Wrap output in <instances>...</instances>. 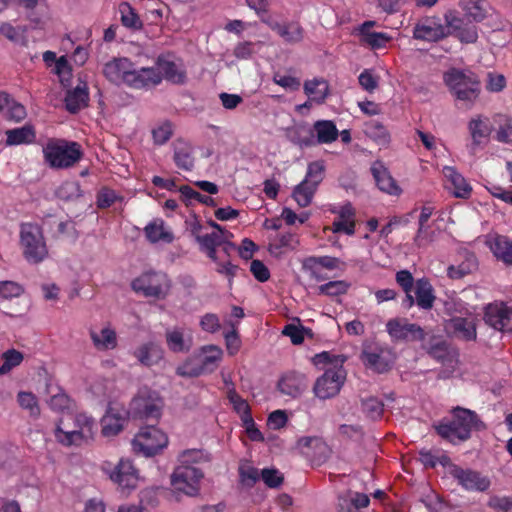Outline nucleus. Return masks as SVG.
<instances>
[{
	"mask_svg": "<svg viewBox=\"0 0 512 512\" xmlns=\"http://www.w3.org/2000/svg\"><path fill=\"white\" fill-rule=\"evenodd\" d=\"M119 13L121 15V23L126 28H130L133 30H139L142 28L143 23L139 15L128 2L120 3Z\"/></svg>",
	"mask_w": 512,
	"mask_h": 512,
	"instance_id": "nucleus-45",
	"label": "nucleus"
},
{
	"mask_svg": "<svg viewBox=\"0 0 512 512\" xmlns=\"http://www.w3.org/2000/svg\"><path fill=\"white\" fill-rule=\"evenodd\" d=\"M386 331L393 342H422L426 337V333L420 325L410 323L406 318L388 320Z\"/></svg>",
	"mask_w": 512,
	"mask_h": 512,
	"instance_id": "nucleus-11",
	"label": "nucleus"
},
{
	"mask_svg": "<svg viewBox=\"0 0 512 512\" xmlns=\"http://www.w3.org/2000/svg\"><path fill=\"white\" fill-rule=\"evenodd\" d=\"M96 422L85 414L68 415L59 419L54 430V436L63 446H81L94 438Z\"/></svg>",
	"mask_w": 512,
	"mask_h": 512,
	"instance_id": "nucleus-2",
	"label": "nucleus"
},
{
	"mask_svg": "<svg viewBox=\"0 0 512 512\" xmlns=\"http://www.w3.org/2000/svg\"><path fill=\"white\" fill-rule=\"evenodd\" d=\"M291 141L300 147H311L316 145L315 135L309 128L298 127L294 129Z\"/></svg>",
	"mask_w": 512,
	"mask_h": 512,
	"instance_id": "nucleus-57",
	"label": "nucleus"
},
{
	"mask_svg": "<svg viewBox=\"0 0 512 512\" xmlns=\"http://www.w3.org/2000/svg\"><path fill=\"white\" fill-rule=\"evenodd\" d=\"M181 196L187 201H197L206 206L214 207L216 203L211 196L203 195L188 185H183L179 189Z\"/></svg>",
	"mask_w": 512,
	"mask_h": 512,
	"instance_id": "nucleus-56",
	"label": "nucleus"
},
{
	"mask_svg": "<svg viewBox=\"0 0 512 512\" xmlns=\"http://www.w3.org/2000/svg\"><path fill=\"white\" fill-rule=\"evenodd\" d=\"M277 387L282 394L296 398L306 389L307 382L303 374L288 372L280 378Z\"/></svg>",
	"mask_w": 512,
	"mask_h": 512,
	"instance_id": "nucleus-23",
	"label": "nucleus"
},
{
	"mask_svg": "<svg viewBox=\"0 0 512 512\" xmlns=\"http://www.w3.org/2000/svg\"><path fill=\"white\" fill-rule=\"evenodd\" d=\"M346 379V371L342 365L325 369L324 373L317 378L313 391L319 399H329L336 396Z\"/></svg>",
	"mask_w": 512,
	"mask_h": 512,
	"instance_id": "nucleus-9",
	"label": "nucleus"
},
{
	"mask_svg": "<svg viewBox=\"0 0 512 512\" xmlns=\"http://www.w3.org/2000/svg\"><path fill=\"white\" fill-rule=\"evenodd\" d=\"M362 360L369 368L374 369L378 373H383L390 369V362L384 355V350L380 347L364 349Z\"/></svg>",
	"mask_w": 512,
	"mask_h": 512,
	"instance_id": "nucleus-34",
	"label": "nucleus"
},
{
	"mask_svg": "<svg viewBox=\"0 0 512 512\" xmlns=\"http://www.w3.org/2000/svg\"><path fill=\"white\" fill-rule=\"evenodd\" d=\"M269 488H278L284 481L283 474L275 468H264L260 477Z\"/></svg>",
	"mask_w": 512,
	"mask_h": 512,
	"instance_id": "nucleus-59",
	"label": "nucleus"
},
{
	"mask_svg": "<svg viewBox=\"0 0 512 512\" xmlns=\"http://www.w3.org/2000/svg\"><path fill=\"white\" fill-rule=\"evenodd\" d=\"M173 135L172 124L169 121H165L159 124L157 127L152 129V138L155 145H163Z\"/></svg>",
	"mask_w": 512,
	"mask_h": 512,
	"instance_id": "nucleus-58",
	"label": "nucleus"
},
{
	"mask_svg": "<svg viewBox=\"0 0 512 512\" xmlns=\"http://www.w3.org/2000/svg\"><path fill=\"white\" fill-rule=\"evenodd\" d=\"M126 86L132 89H145L156 87L162 82L161 72L156 67H142L136 69L132 63L127 75Z\"/></svg>",
	"mask_w": 512,
	"mask_h": 512,
	"instance_id": "nucleus-15",
	"label": "nucleus"
},
{
	"mask_svg": "<svg viewBox=\"0 0 512 512\" xmlns=\"http://www.w3.org/2000/svg\"><path fill=\"white\" fill-rule=\"evenodd\" d=\"M176 374L182 377H198L203 374V370L195 360L188 359L177 367Z\"/></svg>",
	"mask_w": 512,
	"mask_h": 512,
	"instance_id": "nucleus-61",
	"label": "nucleus"
},
{
	"mask_svg": "<svg viewBox=\"0 0 512 512\" xmlns=\"http://www.w3.org/2000/svg\"><path fill=\"white\" fill-rule=\"evenodd\" d=\"M144 234L146 239L152 244L159 242L170 244L174 241L172 230L166 226L161 218H156L149 222L144 228Z\"/></svg>",
	"mask_w": 512,
	"mask_h": 512,
	"instance_id": "nucleus-24",
	"label": "nucleus"
},
{
	"mask_svg": "<svg viewBox=\"0 0 512 512\" xmlns=\"http://www.w3.org/2000/svg\"><path fill=\"white\" fill-rule=\"evenodd\" d=\"M200 230V224H195L191 229V232L195 236L196 241L200 246V249L220 247L224 243V232H211L205 235H200Z\"/></svg>",
	"mask_w": 512,
	"mask_h": 512,
	"instance_id": "nucleus-42",
	"label": "nucleus"
},
{
	"mask_svg": "<svg viewBox=\"0 0 512 512\" xmlns=\"http://www.w3.org/2000/svg\"><path fill=\"white\" fill-rule=\"evenodd\" d=\"M201 329L208 333H216L220 330L221 324L220 319L215 313L204 314L199 322Z\"/></svg>",
	"mask_w": 512,
	"mask_h": 512,
	"instance_id": "nucleus-62",
	"label": "nucleus"
},
{
	"mask_svg": "<svg viewBox=\"0 0 512 512\" xmlns=\"http://www.w3.org/2000/svg\"><path fill=\"white\" fill-rule=\"evenodd\" d=\"M446 36V27L436 16L422 18L413 29V38L416 40L438 42Z\"/></svg>",
	"mask_w": 512,
	"mask_h": 512,
	"instance_id": "nucleus-14",
	"label": "nucleus"
},
{
	"mask_svg": "<svg viewBox=\"0 0 512 512\" xmlns=\"http://www.w3.org/2000/svg\"><path fill=\"white\" fill-rule=\"evenodd\" d=\"M485 321L496 330L512 331V308L504 303L490 304L485 311Z\"/></svg>",
	"mask_w": 512,
	"mask_h": 512,
	"instance_id": "nucleus-18",
	"label": "nucleus"
},
{
	"mask_svg": "<svg viewBox=\"0 0 512 512\" xmlns=\"http://www.w3.org/2000/svg\"><path fill=\"white\" fill-rule=\"evenodd\" d=\"M463 9L476 22L482 21L486 17V9L483 0H460Z\"/></svg>",
	"mask_w": 512,
	"mask_h": 512,
	"instance_id": "nucleus-54",
	"label": "nucleus"
},
{
	"mask_svg": "<svg viewBox=\"0 0 512 512\" xmlns=\"http://www.w3.org/2000/svg\"><path fill=\"white\" fill-rule=\"evenodd\" d=\"M370 504V498L365 493L346 490L337 497V510L339 512H357Z\"/></svg>",
	"mask_w": 512,
	"mask_h": 512,
	"instance_id": "nucleus-21",
	"label": "nucleus"
},
{
	"mask_svg": "<svg viewBox=\"0 0 512 512\" xmlns=\"http://www.w3.org/2000/svg\"><path fill=\"white\" fill-rule=\"evenodd\" d=\"M1 358L3 362L0 365V372L5 375L21 365L24 360V354L14 348H11L3 352Z\"/></svg>",
	"mask_w": 512,
	"mask_h": 512,
	"instance_id": "nucleus-48",
	"label": "nucleus"
},
{
	"mask_svg": "<svg viewBox=\"0 0 512 512\" xmlns=\"http://www.w3.org/2000/svg\"><path fill=\"white\" fill-rule=\"evenodd\" d=\"M449 329L458 339L472 341L476 339V325L473 319L453 317L448 323Z\"/></svg>",
	"mask_w": 512,
	"mask_h": 512,
	"instance_id": "nucleus-28",
	"label": "nucleus"
},
{
	"mask_svg": "<svg viewBox=\"0 0 512 512\" xmlns=\"http://www.w3.org/2000/svg\"><path fill=\"white\" fill-rule=\"evenodd\" d=\"M129 411L136 418L157 421L161 416V405L156 400L138 395L131 400Z\"/></svg>",
	"mask_w": 512,
	"mask_h": 512,
	"instance_id": "nucleus-19",
	"label": "nucleus"
},
{
	"mask_svg": "<svg viewBox=\"0 0 512 512\" xmlns=\"http://www.w3.org/2000/svg\"><path fill=\"white\" fill-rule=\"evenodd\" d=\"M223 356V351L216 345H206L201 348L199 356V365L203 374L212 373L218 367Z\"/></svg>",
	"mask_w": 512,
	"mask_h": 512,
	"instance_id": "nucleus-32",
	"label": "nucleus"
},
{
	"mask_svg": "<svg viewBox=\"0 0 512 512\" xmlns=\"http://www.w3.org/2000/svg\"><path fill=\"white\" fill-rule=\"evenodd\" d=\"M325 175V165L322 160L310 162L307 166V171L304 181L318 187L323 181Z\"/></svg>",
	"mask_w": 512,
	"mask_h": 512,
	"instance_id": "nucleus-51",
	"label": "nucleus"
},
{
	"mask_svg": "<svg viewBox=\"0 0 512 512\" xmlns=\"http://www.w3.org/2000/svg\"><path fill=\"white\" fill-rule=\"evenodd\" d=\"M362 410L372 420L381 418L384 411L383 402L376 397H369L362 401Z\"/></svg>",
	"mask_w": 512,
	"mask_h": 512,
	"instance_id": "nucleus-55",
	"label": "nucleus"
},
{
	"mask_svg": "<svg viewBox=\"0 0 512 512\" xmlns=\"http://www.w3.org/2000/svg\"><path fill=\"white\" fill-rule=\"evenodd\" d=\"M263 23L276 32L285 43L297 44L303 41L305 30L298 21H289L283 24L273 18L263 19Z\"/></svg>",
	"mask_w": 512,
	"mask_h": 512,
	"instance_id": "nucleus-17",
	"label": "nucleus"
},
{
	"mask_svg": "<svg viewBox=\"0 0 512 512\" xmlns=\"http://www.w3.org/2000/svg\"><path fill=\"white\" fill-rule=\"evenodd\" d=\"M103 471L109 475V478L116 483L122 490H131L137 487L139 481L138 470L130 459L121 458L113 468L111 463L103 465Z\"/></svg>",
	"mask_w": 512,
	"mask_h": 512,
	"instance_id": "nucleus-10",
	"label": "nucleus"
},
{
	"mask_svg": "<svg viewBox=\"0 0 512 512\" xmlns=\"http://www.w3.org/2000/svg\"><path fill=\"white\" fill-rule=\"evenodd\" d=\"M449 473L465 490L484 492L490 487L489 478L478 471L452 464Z\"/></svg>",
	"mask_w": 512,
	"mask_h": 512,
	"instance_id": "nucleus-13",
	"label": "nucleus"
},
{
	"mask_svg": "<svg viewBox=\"0 0 512 512\" xmlns=\"http://www.w3.org/2000/svg\"><path fill=\"white\" fill-rule=\"evenodd\" d=\"M350 285L343 280L329 281L318 287V293L327 296H340L346 294Z\"/></svg>",
	"mask_w": 512,
	"mask_h": 512,
	"instance_id": "nucleus-53",
	"label": "nucleus"
},
{
	"mask_svg": "<svg viewBox=\"0 0 512 512\" xmlns=\"http://www.w3.org/2000/svg\"><path fill=\"white\" fill-rule=\"evenodd\" d=\"M24 292L21 285L14 281L0 282V299H11L19 297Z\"/></svg>",
	"mask_w": 512,
	"mask_h": 512,
	"instance_id": "nucleus-60",
	"label": "nucleus"
},
{
	"mask_svg": "<svg viewBox=\"0 0 512 512\" xmlns=\"http://www.w3.org/2000/svg\"><path fill=\"white\" fill-rule=\"evenodd\" d=\"M173 160L179 169L192 171L195 163L192 146L185 141L177 140L174 143Z\"/></svg>",
	"mask_w": 512,
	"mask_h": 512,
	"instance_id": "nucleus-30",
	"label": "nucleus"
},
{
	"mask_svg": "<svg viewBox=\"0 0 512 512\" xmlns=\"http://www.w3.org/2000/svg\"><path fill=\"white\" fill-rule=\"evenodd\" d=\"M168 445V436L155 425L140 429L132 441L133 450L146 457L160 453Z\"/></svg>",
	"mask_w": 512,
	"mask_h": 512,
	"instance_id": "nucleus-6",
	"label": "nucleus"
},
{
	"mask_svg": "<svg viewBox=\"0 0 512 512\" xmlns=\"http://www.w3.org/2000/svg\"><path fill=\"white\" fill-rule=\"evenodd\" d=\"M375 25V21H365L358 29L360 43L371 49L385 48L387 43L391 41V36L384 32H374L371 28Z\"/></svg>",
	"mask_w": 512,
	"mask_h": 512,
	"instance_id": "nucleus-22",
	"label": "nucleus"
},
{
	"mask_svg": "<svg viewBox=\"0 0 512 512\" xmlns=\"http://www.w3.org/2000/svg\"><path fill=\"white\" fill-rule=\"evenodd\" d=\"M65 107L72 114L79 112L85 108L89 102V91L87 84L84 82L72 90H68L65 96Z\"/></svg>",
	"mask_w": 512,
	"mask_h": 512,
	"instance_id": "nucleus-27",
	"label": "nucleus"
},
{
	"mask_svg": "<svg viewBox=\"0 0 512 512\" xmlns=\"http://www.w3.org/2000/svg\"><path fill=\"white\" fill-rule=\"evenodd\" d=\"M225 345L229 355H236L241 348V339L236 328L233 326L232 330L224 334Z\"/></svg>",
	"mask_w": 512,
	"mask_h": 512,
	"instance_id": "nucleus-63",
	"label": "nucleus"
},
{
	"mask_svg": "<svg viewBox=\"0 0 512 512\" xmlns=\"http://www.w3.org/2000/svg\"><path fill=\"white\" fill-rule=\"evenodd\" d=\"M304 92L312 101L322 104L327 98L329 85L324 79L307 80L304 83Z\"/></svg>",
	"mask_w": 512,
	"mask_h": 512,
	"instance_id": "nucleus-39",
	"label": "nucleus"
},
{
	"mask_svg": "<svg viewBox=\"0 0 512 512\" xmlns=\"http://www.w3.org/2000/svg\"><path fill=\"white\" fill-rule=\"evenodd\" d=\"M44 163L53 170L76 166L84 156L80 143L64 138H49L42 147Z\"/></svg>",
	"mask_w": 512,
	"mask_h": 512,
	"instance_id": "nucleus-3",
	"label": "nucleus"
},
{
	"mask_svg": "<svg viewBox=\"0 0 512 512\" xmlns=\"http://www.w3.org/2000/svg\"><path fill=\"white\" fill-rule=\"evenodd\" d=\"M203 477L201 469L190 465H179L171 475V485L175 491L195 497L200 492V482Z\"/></svg>",
	"mask_w": 512,
	"mask_h": 512,
	"instance_id": "nucleus-8",
	"label": "nucleus"
},
{
	"mask_svg": "<svg viewBox=\"0 0 512 512\" xmlns=\"http://www.w3.org/2000/svg\"><path fill=\"white\" fill-rule=\"evenodd\" d=\"M419 461L423 466L427 469H433L437 466V464H440L444 467L450 466L451 467V459L445 455L442 454L440 456L434 455L430 450L422 449L419 451Z\"/></svg>",
	"mask_w": 512,
	"mask_h": 512,
	"instance_id": "nucleus-49",
	"label": "nucleus"
},
{
	"mask_svg": "<svg viewBox=\"0 0 512 512\" xmlns=\"http://www.w3.org/2000/svg\"><path fill=\"white\" fill-rule=\"evenodd\" d=\"M485 429L486 424L475 411L460 406L451 410V419L444 418L435 426L437 434L452 444L467 441L473 431Z\"/></svg>",
	"mask_w": 512,
	"mask_h": 512,
	"instance_id": "nucleus-1",
	"label": "nucleus"
},
{
	"mask_svg": "<svg viewBox=\"0 0 512 512\" xmlns=\"http://www.w3.org/2000/svg\"><path fill=\"white\" fill-rule=\"evenodd\" d=\"M444 82L457 100L472 105L481 93L479 76L468 69L451 68L444 73Z\"/></svg>",
	"mask_w": 512,
	"mask_h": 512,
	"instance_id": "nucleus-4",
	"label": "nucleus"
},
{
	"mask_svg": "<svg viewBox=\"0 0 512 512\" xmlns=\"http://www.w3.org/2000/svg\"><path fill=\"white\" fill-rule=\"evenodd\" d=\"M20 245L24 258L31 264L41 263L48 256L42 228L36 223L20 225Z\"/></svg>",
	"mask_w": 512,
	"mask_h": 512,
	"instance_id": "nucleus-5",
	"label": "nucleus"
},
{
	"mask_svg": "<svg viewBox=\"0 0 512 512\" xmlns=\"http://www.w3.org/2000/svg\"><path fill=\"white\" fill-rule=\"evenodd\" d=\"M443 174L449 183L446 187L452 190L455 197L466 199L470 196L472 191L470 185L454 167L445 166L443 168Z\"/></svg>",
	"mask_w": 512,
	"mask_h": 512,
	"instance_id": "nucleus-25",
	"label": "nucleus"
},
{
	"mask_svg": "<svg viewBox=\"0 0 512 512\" xmlns=\"http://www.w3.org/2000/svg\"><path fill=\"white\" fill-rule=\"evenodd\" d=\"M416 304L424 310H429L435 302L434 288L429 279L422 277L415 282Z\"/></svg>",
	"mask_w": 512,
	"mask_h": 512,
	"instance_id": "nucleus-31",
	"label": "nucleus"
},
{
	"mask_svg": "<svg viewBox=\"0 0 512 512\" xmlns=\"http://www.w3.org/2000/svg\"><path fill=\"white\" fill-rule=\"evenodd\" d=\"M488 506L495 512H512V497L493 496L489 499Z\"/></svg>",
	"mask_w": 512,
	"mask_h": 512,
	"instance_id": "nucleus-64",
	"label": "nucleus"
},
{
	"mask_svg": "<svg viewBox=\"0 0 512 512\" xmlns=\"http://www.w3.org/2000/svg\"><path fill=\"white\" fill-rule=\"evenodd\" d=\"M238 473L240 483L247 488H252L261 477V471L249 464H241Z\"/></svg>",
	"mask_w": 512,
	"mask_h": 512,
	"instance_id": "nucleus-50",
	"label": "nucleus"
},
{
	"mask_svg": "<svg viewBox=\"0 0 512 512\" xmlns=\"http://www.w3.org/2000/svg\"><path fill=\"white\" fill-rule=\"evenodd\" d=\"M134 356L142 365L150 367L163 359V349L155 342H147L135 350Z\"/></svg>",
	"mask_w": 512,
	"mask_h": 512,
	"instance_id": "nucleus-29",
	"label": "nucleus"
},
{
	"mask_svg": "<svg viewBox=\"0 0 512 512\" xmlns=\"http://www.w3.org/2000/svg\"><path fill=\"white\" fill-rule=\"evenodd\" d=\"M317 189L318 187L308 183L307 181L302 180L293 189L292 197L300 207L304 208L311 204Z\"/></svg>",
	"mask_w": 512,
	"mask_h": 512,
	"instance_id": "nucleus-44",
	"label": "nucleus"
},
{
	"mask_svg": "<svg viewBox=\"0 0 512 512\" xmlns=\"http://www.w3.org/2000/svg\"><path fill=\"white\" fill-rule=\"evenodd\" d=\"M427 354L441 364L452 362L453 355L449 345L444 340L431 341L429 345H422Z\"/></svg>",
	"mask_w": 512,
	"mask_h": 512,
	"instance_id": "nucleus-41",
	"label": "nucleus"
},
{
	"mask_svg": "<svg viewBox=\"0 0 512 512\" xmlns=\"http://www.w3.org/2000/svg\"><path fill=\"white\" fill-rule=\"evenodd\" d=\"M315 135L316 144H330L337 140L339 131L331 120H318L311 129Z\"/></svg>",
	"mask_w": 512,
	"mask_h": 512,
	"instance_id": "nucleus-33",
	"label": "nucleus"
},
{
	"mask_svg": "<svg viewBox=\"0 0 512 512\" xmlns=\"http://www.w3.org/2000/svg\"><path fill=\"white\" fill-rule=\"evenodd\" d=\"M132 61L126 57L113 58L103 65L102 73L112 84L126 85Z\"/></svg>",
	"mask_w": 512,
	"mask_h": 512,
	"instance_id": "nucleus-20",
	"label": "nucleus"
},
{
	"mask_svg": "<svg viewBox=\"0 0 512 512\" xmlns=\"http://www.w3.org/2000/svg\"><path fill=\"white\" fill-rule=\"evenodd\" d=\"M339 260L331 256H310L304 259L303 269L310 272V274L317 280L321 277L317 275V267H323L328 270H333L338 267Z\"/></svg>",
	"mask_w": 512,
	"mask_h": 512,
	"instance_id": "nucleus-36",
	"label": "nucleus"
},
{
	"mask_svg": "<svg viewBox=\"0 0 512 512\" xmlns=\"http://www.w3.org/2000/svg\"><path fill=\"white\" fill-rule=\"evenodd\" d=\"M90 337L93 345L98 350H110L116 348L117 346L116 332L109 327L102 328L99 333L91 330Z\"/></svg>",
	"mask_w": 512,
	"mask_h": 512,
	"instance_id": "nucleus-38",
	"label": "nucleus"
},
{
	"mask_svg": "<svg viewBox=\"0 0 512 512\" xmlns=\"http://www.w3.org/2000/svg\"><path fill=\"white\" fill-rule=\"evenodd\" d=\"M131 287L135 292L142 293L146 297L162 299L168 294L170 280L165 273L147 272L134 279Z\"/></svg>",
	"mask_w": 512,
	"mask_h": 512,
	"instance_id": "nucleus-7",
	"label": "nucleus"
},
{
	"mask_svg": "<svg viewBox=\"0 0 512 512\" xmlns=\"http://www.w3.org/2000/svg\"><path fill=\"white\" fill-rule=\"evenodd\" d=\"M130 411L117 401L109 402L105 414L101 418V433L104 437L118 435L128 422Z\"/></svg>",
	"mask_w": 512,
	"mask_h": 512,
	"instance_id": "nucleus-12",
	"label": "nucleus"
},
{
	"mask_svg": "<svg viewBox=\"0 0 512 512\" xmlns=\"http://www.w3.org/2000/svg\"><path fill=\"white\" fill-rule=\"evenodd\" d=\"M468 130L472 138V145L477 146L481 143L482 139L490 136L492 128L487 118L483 120L482 116H478L469 121Z\"/></svg>",
	"mask_w": 512,
	"mask_h": 512,
	"instance_id": "nucleus-40",
	"label": "nucleus"
},
{
	"mask_svg": "<svg viewBox=\"0 0 512 512\" xmlns=\"http://www.w3.org/2000/svg\"><path fill=\"white\" fill-rule=\"evenodd\" d=\"M35 139L36 131L34 127L29 124L6 131V144L8 146L32 144Z\"/></svg>",
	"mask_w": 512,
	"mask_h": 512,
	"instance_id": "nucleus-35",
	"label": "nucleus"
},
{
	"mask_svg": "<svg viewBox=\"0 0 512 512\" xmlns=\"http://www.w3.org/2000/svg\"><path fill=\"white\" fill-rule=\"evenodd\" d=\"M165 338L168 349L174 353L188 352L190 350V343L186 342L183 330L180 328L167 330Z\"/></svg>",
	"mask_w": 512,
	"mask_h": 512,
	"instance_id": "nucleus-43",
	"label": "nucleus"
},
{
	"mask_svg": "<svg viewBox=\"0 0 512 512\" xmlns=\"http://www.w3.org/2000/svg\"><path fill=\"white\" fill-rule=\"evenodd\" d=\"M227 399L232 404L234 411L240 416L241 421L253 417L248 402L237 393L234 387L228 390Z\"/></svg>",
	"mask_w": 512,
	"mask_h": 512,
	"instance_id": "nucleus-46",
	"label": "nucleus"
},
{
	"mask_svg": "<svg viewBox=\"0 0 512 512\" xmlns=\"http://www.w3.org/2000/svg\"><path fill=\"white\" fill-rule=\"evenodd\" d=\"M156 69L165 79L175 85H184L187 82V71L181 60H171L169 55L161 54L156 59Z\"/></svg>",
	"mask_w": 512,
	"mask_h": 512,
	"instance_id": "nucleus-16",
	"label": "nucleus"
},
{
	"mask_svg": "<svg viewBox=\"0 0 512 512\" xmlns=\"http://www.w3.org/2000/svg\"><path fill=\"white\" fill-rule=\"evenodd\" d=\"M371 173L378 188L390 195H398L401 189L396 184V181L390 175L388 169L379 161L375 162L371 167Z\"/></svg>",
	"mask_w": 512,
	"mask_h": 512,
	"instance_id": "nucleus-26",
	"label": "nucleus"
},
{
	"mask_svg": "<svg viewBox=\"0 0 512 512\" xmlns=\"http://www.w3.org/2000/svg\"><path fill=\"white\" fill-rule=\"evenodd\" d=\"M477 261L473 255H470L466 258L465 261L460 263L459 265H451L447 269V275L451 279H461L464 276L472 273L477 269Z\"/></svg>",
	"mask_w": 512,
	"mask_h": 512,
	"instance_id": "nucleus-47",
	"label": "nucleus"
},
{
	"mask_svg": "<svg viewBox=\"0 0 512 512\" xmlns=\"http://www.w3.org/2000/svg\"><path fill=\"white\" fill-rule=\"evenodd\" d=\"M490 249L498 260L512 266V240L507 236L497 235L491 242Z\"/></svg>",
	"mask_w": 512,
	"mask_h": 512,
	"instance_id": "nucleus-37",
	"label": "nucleus"
},
{
	"mask_svg": "<svg viewBox=\"0 0 512 512\" xmlns=\"http://www.w3.org/2000/svg\"><path fill=\"white\" fill-rule=\"evenodd\" d=\"M17 402L22 409L29 411L30 416H39L40 407L38 405V400L32 392L20 391L17 394Z\"/></svg>",
	"mask_w": 512,
	"mask_h": 512,
	"instance_id": "nucleus-52",
	"label": "nucleus"
}]
</instances>
